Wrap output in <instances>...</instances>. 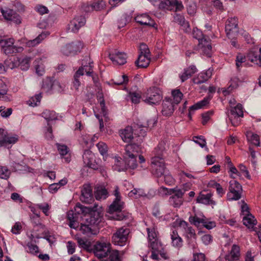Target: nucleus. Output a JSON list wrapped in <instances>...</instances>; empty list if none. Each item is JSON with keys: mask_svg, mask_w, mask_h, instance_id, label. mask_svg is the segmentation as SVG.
<instances>
[{"mask_svg": "<svg viewBox=\"0 0 261 261\" xmlns=\"http://www.w3.org/2000/svg\"><path fill=\"white\" fill-rule=\"evenodd\" d=\"M18 140V136L16 135H9L6 133L5 138L2 143L1 146L9 148V145L15 144Z\"/></svg>", "mask_w": 261, "mask_h": 261, "instance_id": "obj_26", "label": "nucleus"}, {"mask_svg": "<svg viewBox=\"0 0 261 261\" xmlns=\"http://www.w3.org/2000/svg\"><path fill=\"white\" fill-rule=\"evenodd\" d=\"M81 200L85 203H90L93 200L92 189L89 185H84L81 190Z\"/></svg>", "mask_w": 261, "mask_h": 261, "instance_id": "obj_18", "label": "nucleus"}, {"mask_svg": "<svg viewBox=\"0 0 261 261\" xmlns=\"http://www.w3.org/2000/svg\"><path fill=\"white\" fill-rule=\"evenodd\" d=\"M129 230L121 227L118 229L112 237V242L115 245L123 246L127 242Z\"/></svg>", "mask_w": 261, "mask_h": 261, "instance_id": "obj_12", "label": "nucleus"}, {"mask_svg": "<svg viewBox=\"0 0 261 261\" xmlns=\"http://www.w3.org/2000/svg\"><path fill=\"white\" fill-rule=\"evenodd\" d=\"M108 192L102 187H98L95 192V197L97 200L106 199L108 196Z\"/></svg>", "mask_w": 261, "mask_h": 261, "instance_id": "obj_41", "label": "nucleus"}, {"mask_svg": "<svg viewBox=\"0 0 261 261\" xmlns=\"http://www.w3.org/2000/svg\"><path fill=\"white\" fill-rule=\"evenodd\" d=\"M249 60L252 63L259 66H261V56L253 52L250 53L248 55Z\"/></svg>", "mask_w": 261, "mask_h": 261, "instance_id": "obj_46", "label": "nucleus"}, {"mask_svg": "<svg viewBox=\"0 0 261 261\" xmlns=\"http://www.w3.org/2000/svg\"><path fill=\"white\" fill-rule=\"evenodd\" d=\"M1 13L6 20L13 22L16 24L21 23L20 16L12 9L7 8L1 9Z\"/></svg>", "mask_w": 261, "mask_h": 261, "instance_id": "obj_14", "label": "nucleus"}, {"mask_svg": "<svg viewBox=\"0 0 261 261\" xmlns=\"http://www.w3.org/2000/svg\"><path fill=\"white\" fill-rule=\"evenodd\" d=\"M243 116V107L241 104L232 108L230 111L229 120L233 126H237L240 122L239 118Z\"/></svg>", "mask_w": 261, "mask_h": 261, "instance_id": "obj_13", "label": "nucleus"}, {"mask_svg": "<svg viewBox=\"0 0 261 261\" xmlns=\"http://www.w3.org/2000/svg\"><path fill=\"white\" fill-rule=\"evenodd\" d=\"M168 147V145L165 141L161 142L158 144V146L154 148L152 153L154 156L161 157L163 152L166 150Z\"/></svg>", "mask_w": 261, "mask_h": 261, "instance_id": "obj_36", "label": "nucleus"}, {"mask_svg": "<svg viewBox=\"0 0 261 261\" xmlns=\"http://www.w3.org/2000/svg\"><path fill=\"white\" fill-rule=\"evenodd\" d=\"M111 249V244L109 242H97L93 247V252L95 256L102 259L108 256Z\"/></svg>", "mask_w": 261, "mask_h": 261, "instance_id": "obj_10", "label": "nucleus"}, {"mask_svg": "<svg viewBox=\"0 0 261 261\" xmlns=\"http://www.w3.org/2000/svg\"><path fill=\"white\" fill-rule=\"evenodd\" d=\"M29 250H27L28 252H29L32 254L36 255L39 252L38 247L32 243H28L27 245Z\"/></svg>", "mask_w": 261, "mask_h": 261, "instance_id": "obj_62", "label": "nucleus"}, {"mask_svg": "<svg viewBox=\"0 0 261 261\" xmlns=\"http://www.w3.org/2000/svg\"><path fill=\"white\" fill-rule=\"evenodd\" d=\"M97 207L96 205L94 207H87L79 204L75 207V211L77 214H85V222L81 223L79 230L83 234L88 237L96 235L99 232L97 225L100 221L101 216L100 213L97 211Z\"/></svg>", "mask_w": 261, "mask_h": 261, "instance_id": "obj_1", "label": "nucleus"}, {"mask_svg": "<svg viewBox=\"0 0 261 261\" xmlns=\"http://www.w3.org/2000/svg\"><path fill=\"white\" fill-rule=\"evenodd\" d=\"M11 171L6 166H0V178L7 179L11 175Z\"/></svg>", "mask_w": 261, "mask_h": 261, "instance_id": "obj_50", "label": "nucleus"}, {"mask_svg": "<svg viewBox=\"0 0 261 261\" xmlns=\"http://www.w3.org/2000/svg\"><path fill=\"white\" fill-rule=\"evenodd\" d=\"M5 64L7 68L14 69L18 66L17 59L16 60H7L5 61Z\"/></svg>", "mask_w": 261, "mask_h": 261, "instance_id": "obj_63", "label": "nucleus"}, {"mask_svg": "<svg viewBox=\"0 0 261 261\" xmlns=\"http://www.w3.org/2000/svg\"><path fill=\"white\" fill-rule=\"evenodd\" d=\"M114 83L117 85L126 84L128 81V77L126 75H120L113 80Z\"/></svg>", "mask_w": 261, "mask_h": 261, "instance_id": "obj_54", "label": "nucleus"}, {"mask_svg": "<svg viewBox=\"0 0 261 261\" xmlns=\"http://www.w3.org/2000/svg\"><path fill=\"white\" fill-rule=\"evenodd\" d=\"M14 40L13 38L3 40L0 42L2 50L6 55L19 53L23 51V47L17 46L14 45Z\"/></svg>", "mask_w": 261, "mask_h": 261, "instance_id": "obj_9", "label": "nucleus"}, {"mask_svg": "<svg viewBox=\"0 0 261 261\" xmlns=\"http://www.w3.org/2000/svg\"><path fill=\"white\" fill-rule=\"evenodd\" d=\"M240 256V247L236 244L232 245L230 252L225 255V259L229 261H236L239 259Z\"/></svg>", "mask_w": 261, "mask_h": 261, "instance_id": "obj_23", "label": "nucleus"}, {"mask_svg": "<svg viewBox=\"0 0 261 261\" xmlns=\"http://www.w3.org/2000/svg\"><path fill=\"white\" fill-rule=\"evenodd\" d=\"M31 60L32 58L28 56H25L22 58H17L18 66H19L22 70H28L30 68Z\"/></svg>", "mask_w": 261, "mask_h": 261, "instance_id": "obj_30", "label": "nucleus"}, {"mask_svg": "<svg viewBox=\"0 0 261 261\" xmlns=\"http://www.w3.org/2000/svg\"><path fill=\"white\" fill-rule=\"evenodd\" d=\"M246 61V57L241 54H239L236 58V64L238 69L242 65V64Z\"/></svg>", "mask_w": 261, "mask_h": 261, "instance_id": "obj_64", "label": "nucleus"}, {"mask_svg": "<svg viewBox=\"0 0 261 261\" xmlns=\"http://www.w3.org/2000/svg\"><path fill=\"white\" fill-rule=\"evenodd\" d=\"M246 136L248 142L255 146H260V138L258 135L251 131H247L246 133Z\"/></svg>", "mask_w": 261, "mask_h": 261, "instance_id": "obj_33", "label": "nucleus"}, {"mask_svg": "<svg viewBox=\"0 0 261 261\" xmlns=\"http://www.w3.org/2000/svg\"><path fill=\"white\" fill-rule=\"evenodd\" d=\"M169 202L170 204L172 205L174 207H179L182 205L183 203V200L182 199H180L178 198H176L173 196H171L169 198Z\"/></svg>", "mask_w": 261, "mask_h": 261, "instance_id": "obj_55", "label": "nucleus"}, {"mask_svg": "<svg viewBox=\"0 0 261 261\" xmlns=\"http://www.w3.org/2000/svg\"><path fill=\"white\" fill-rule=\"evenodd\" d=\"M84 75V68L80 67L74 75V80L73 82V87L77 90L81 85L80 77Z\"/></svg>", "mask_w": 261, "mask_h": 261, "instance_id": "obj_37", "label": "nucleus"}, {"mask_svg": "<svg viewBox=\"0 0 261 261\" xmlns=\"http://www.w3.org/2000/svg\"><path fill=\"white\" fill-rule=\"evenodd\" d=\"M164 176V181L165 184L168 185H172L174 184L175 180L169 172V171L167 170L165 173L163 174Z\"/></svg>", "mask_w": 261, "mask_h": 261, "instance_id": "obj_59", "label": "nucleus"}, {"mask_svg": "<svg viewBox=\"0 0 261 261\" xmlns=\"http://www.w3.org/2000/svg\"><path fill=\"white\" fill-rule=\"evenodd\" d=\"M41 98L42 95L41 93L36 94L34 96L32 97L28 100L27 103L31 107H34L37 106L40 103Z\"/></svg>", "mask_w": 261, "mask_h": 261, "instance_id": "obj_45", "label": "nucleus"}, {"mask_svg": "<svg viewBox=\"0 0 261 261\" xmlns=\"http://www.w3.org/2000/svg\"><path fill=\"white\" fill-rule=\"evenodd\" d=\"M56 145L58 150L61 156H63L68 154V153L69 152V149L66 145L59 143H57Z\"/></svg>", "mask_w": 261, "mask_h": 261, "instance_id": "obj_56", "label": "nucleus"}, {"mask_svg": "<svg viewBox=\"0 0 261 261\" xmlns=\"http://www.w3.org/2000/svg\"><path fill=\"white\" fill-rule=\"evenodd\" d=\"M67 219L69 220V226L70 228L76 229L79 227L76 213L74 214L72 211H69L67 213Z\"/></svg>", "mask_w": 261, "mask_h": 261, "instance_id": "obj_34", "label": "nucleus"}, {"mask_svg": "<svg viewBox=\"0 0 261 261\" xmlns=\"http://www.w3.org/2000/svg\"><path fill=\"white\" fill-rule=\"evenodd\" d=\"M130 20V17L129 15L126 14L123 15L118 21V28H123Z\"/></svg>", "mask_w": 261, "mask_h": 261, "instance_id": "obj_57", "label": "nucleus"}, {"mask_svg": "<svg viewBox=\"0 0 261 261\" xmlns=\"http://www.w3.org/2000/svg\"><path fill=\"white\" fill-rule=\"evenodd\" d=\"M108 256L109 261H121L119 253L117 250H111L110 249L108 253Z\"/></svg>", "mask_w": 261, "mask_h": 261, "instance_id": "obj_51", "label": "nucleus"}, {"mask_svg": "<svg viewBox=\"0 0 261 261\" xmlns=\"http://www.w3.org/2000/svg\"><path fill=\"white\" fill-rule=\"evenodd\" d=\"M211 98L212 97L210 96L207 97H205L203 100L190 107L189 109V117L190 118H191L192 111H194L195 110L202 108L204 106H206L208 103Z\"/></svg>", "mask_w": 261, "mask_h": 261, "instance_id": "obj_28", "label": "nucleus"}, {"mask_svg": "<svg viewBox=\"0 0 261 261\" xmlns=\"http://www.w3.org/2000/svg\"><path fill=\"white\" fill-rule=\"evenodd\" d=\"M75 239L76 240L78 245L80 248L87 250H88L91 248V242L87 239L80 237H76Z\"/></svg>", "mask_w": 261, "mask_h": 261, "instance_id": "obj_38", "label": "nucleus"}, {"mask_svg": "<svg viewBox=\"0 0 261 261\" xmlns=\"http://www.w3.org/2000/svg\"><path fill=\"white\" fill-rule=\"evenodd\" d=\"M127 97L132 103L136 104L140 102L142 95L136 92H129Z\"/></svg>", "mask_w": 261, "mask_h": 261, "instance_id": "obj_53", "label": "nucleus"}, {"mask_svg": "<svg viewBox=\"0 0 261 261\" xmlns=\"http://www.w3.org/2000/svg\"><path fill=\"white\" fill-rule=\"evenodd\" d=\"M148 238L149 241V247L152 249V253L151 257L152 259H159V255L156 253L155 251H158L161 248V243L158 240V233L156 228L154 226L147 228Z\"/></svg>", "mask_w": 261, "mask_h": 261, "instance_id": "obj_6", "label": "nucleus"}, {"mask_svg": "<svg viewBox=\"0 0 261 261\" xmlns=\"http://www.w3.org/2000/svg\"><path fill=\"white\" fill-rule=\"evenodd\" d=\"M140 54L138 60L136 61V65L140 68L147 67L150 61V54L149 48L145 44H142L140 46Z\"/></svg>", "mask_w": 261, "mask_h": 261, "instance_id": "obj_7", "label": "nucleus"}, {"mask_svg": "<svg viewBox=\"0 0 261 261\" xmlns=\"http://www.w3.org/2000/svg\"><path fill=\"white\" fill-rule=\"evenodd\" d=\"M135 21L142 25L155 27L156 23L147 14H141L137 15L135 18Z\"/></svg>", "mask_w": 261, "mask_h": 261, "instance_id": "obj_19", "label": "nucleus"}, {"mask_svg": "<svg viewBox=\"0 0 261 261\" xmlns=\"http://www.w3.org/2000/svg\"><path fill=\"white\" fill-rule=\"evenodd\" d=\"M212 194L208 193L207 194H200L197 198V202L207 205H215L216 202L212 199Z\"/></svg>", "mask_w": 261, "mask_h": 261, "instance_id": "obj_32", "label": "nucleus"}, {"mask_svg": "<svg viewBox=\"0 0 261 261\" xmlns=\"http://www.w3.org/2000/svg\"><path fill=\"white\" fill-rule=\"evenodd\" d=\"M109 57L115 65H122L126 62V55L124 53L115 50L109 54Z\"/></svg>", "mask_w": 261, "mask_h": 261, "instance_id": "obj_17", "label": "nucleus"}, {"mask_svg": "<svg viewBox=\"0 0 261 261\" xmlns=\"http://www.w3.org/2000/svg\"><path fill=\"white\" fill-rule=\"evenodd\" d=\"M83 159L84 163L86 166L92 169L96 168L94 154L90 150H86L85 151L83 155Z\"/></svg>", "mask_w": 261, "mask_h": 261, "instance_id": "obj_21", "label": "nucleus"}, {"mask_svg": "<svg viewBox=\"0 0 261 261\" xmlns=\"http://www.w3.org/2000/svg\"><path fill=\"white\" fill-rule=\"evenodd\" d=\"M213 73V69L209 68L205 71L199 73L198 75L193 79L194 83L200 84L204 83L210 79Z\"/></svg>", "mask_w": 261, "mask_h": 261, "instance_id": "obj_22", "label": "nucleus"}, {"mask_svg": "<svg viewBox=\"0 0 261 261\" xmlns=\"http://www.w3.org/2000/svg\"><path fill=\"white\" fill-rule=\"evenodd\" d=\"M69 45L72 46L71 47V51L72 53H76L77 51H80L83 48V43L81 41H77L76 42H73L71 44H69Z\"/></svg>", "mask_w": 261, "mask_h": 261, "instance_id": "obj_60", "label": "nucleus"}, {"mask_svg": "<svg viewBox=\"0 0 261 261\" xmlns=\"http://www.w3.org/2000/svg\"><path fill=\"white\" fill-rule=\"evenodd\" d=\"M205 219V217L201 215L199 217L198 215H195L194 216H191L189 218V222L195 226H199L200 224L203 223Z\"/></svg>", "mask_w": 261, "mask_h": 261, "instance_id": "obj_43", "label": "nucleus"}, {"mask_svg": "<svg viewBox=\"0 0 261 261\" xmlns=\"http://www.w3.org/2000/svg\"><path fill=\"white\" fill-rule=\"evenodd\" d=\"M0 99L5 101H10L12 97L7 93L8 88L7 85L2 81H0Z\"/></svg>", "mask_w": 261, "mask_h": 261, "instance_id": "obj_29", "label": "nucleus"}, {"mask_svg": "<svg viewBox=\"0 0 261 261\" xmlns=\"http://www.w3.org/2000/svg\"><path fill=\"white\" fill-rule=\"evenodd\" d=\"M193 141L196 144H198L201 147H205V149L208 151V148L206 146V142L204 137L202 136H194L193 137Z\"/></svg>", "mask_w": 261, "mask_h": 261, "instance_id": "obj_48", "label": "nucleus"}, {"mask_svg": "<svg viewBox=\"0 0 261 261\" xmlns=\"http://www.w3.org/2000/svg\"><path fill=\"white\" fill-rule=\"evenodd\" d=\"M242 186L236 180L229 181V192L227 194V199L229 201L238 200L241 197Z\"/></svg>", "mask_w": 261, "mask_h": 261, "instance_id": "obj_11", "label": "nucleus"}, {"mask_svg": "<svg viewBox=\"0 0 261 261\" xmlns=\"http://www.w3.org/2000/svg\"><path fill=\"white\" fill-rule=\"evenodd\" d=\"M142 99L147 105L156 106L159 105L162 100L163 94L159 88L151 87L142 93Z\"/></svg>", "mask_w": 261, "mask_h": 261, "instance_id": "obj_4", "label": "nucleus"}, {"mask_svg": "<svg viewBox=\"0 0 261 261\" xmlns=\"http://www.w3.org/2000/svg\"><path fill=\"white\" fill-rule=\"evenodd\" d=\"M146 195L144 190L141 189H134L128 193V196L134 198H139L141 197H145Z\"/></svg>", "mask_w": 261, "mask_h": 261, "instance_id": "obj_42", "label": "nucleus"}, {"mask_svg": "<svg viewBox=\"0 0 261 261\" xmlns=\"http://www.w3.org/2000/svg\"><path fill=\"white\" fill-rule=\"evenodd\" d=\"M86 23V19L83 15H76L70 22L69 24V30L71 32L75 33L78 32L79 29L83 27Z\"/></svg>", "mask_w": 261, "mask_h": 261, "instance_id": "obj_16", "label": "nucleus"}, {"mask_svg": "<svg viewBox=\"0 0 261 261\" xmlns=\"http://www.w3.org/2000/svg\"><path fill=\"white\" fill-rule=\"evenodd\" d=\"M197 71V69L195 65H191L187 68H185L182 73L179 75V77L182 82H185Z\"/></svg>", "mask_w": 261, "mask_h": 261, "instance_id": "obj_25", "label": "nucleus"}, {"mask_svg": "<svg viewBox=\"0 0 261 261\" xmlns=\"http://www.w3.org/2000/svg\"><path fill=\"white\" fill-rule=\"evenodd\" d=\"M173 0H163L158 3L159 8L160 9L164 10H173Z\"/></svg>", "mask_w": 261, "mask_h": 261, "instance_id": "obj_44", "label": "nucleus"}, {"mask_svg": "<svg viewBox=\"0 0 261 261\" xmlns=\"http://www.w3.org/2000/svg\"><path fill=\"white\" fill-rule=\"evenodd\" d=\"M96 147H97L100 153L103 156V158L107 156L108 148L105 143L100 142L97 144Z\"/></svg>", "mask_w": 261, "mask_h": 261, "instance_id": "obj_49", "label": "nucleus"}, {"mask_svg": "<svg viewBox=\"0 0 261 261\" xmlns=\"http://www.w3.org/2000/svg\"><path fill=\"white\" fill-rule=\"evenodd\" d=\"M58 87L61 88V85L58 82L53 83L50 79H46L43 81L42 88L46 92H49Z\"/></svg>", "mask_w": 261, "mask_h": 261, "instance_id": "obj_31", "label": "nucleus"}, {"mask_svg": "<svg viewBox=\"0 0 261 261\" xmlns=\"http://www.w3.org/2000/svg\"><path fill=\"white\" fill-rule=\"evenodd\" d=\"M188 13L191 15L193 16L196 12L197 6L195 3L193 2H189L187 6Z\"/></svg>", "mask_w": 261, "mask_h": 261, "instance_id": "obj_58", "label": "nucleus"}, {"mask_svg": "<svg viewBox=\"0 0 261 261\" xmlns=\"http://www.w3.org/2000/svg\"><path fill=\"white\" fill-rule=\"evenodd\" d=\"M170 236L172 246L176 248H181L182 246L183 241L181 238L178 235L177 231H172Z\"/></svg>", "mask_w": 261, "mask_h": 261, "instance_id": "obj_27", "label": "nucleus"}, {"mask_svg": "<svg viewBox=\"0 0 261 261\" xmlns=\"http://www.w3.org/2000/svg\"><path fill=\"white\" fill-rule=\"evenodd\" d=\"M172 96L173 97L174 101H173L174 105L178 104L183 96L182 93L178 89L172 90Z\"/></svg>", "mask_w": 261, "mask_h": 261, "instance_id": "obj_47", "label": "nucleus"}, {"mask_svg": "<svg viewBox=\"0 0 261 261\" xmlns=\"http://www.w3.org/2000/svg\"><path fill=\"white\" fill-rule=\"evenodd\" d=\"M238 24L237 17H231L227 19L225 25V32L229 38L232 37L238 32Z\"/></svg>", "mask_w": 261, "mask_h": 261, "instance_id": "obj_15", "label": "nucleus"}, {"mask_svg": "<svg viewBox=\"0 0 261 261\" xmlns=\"http://www.w3.org/2000/svg\"><path fill=\"white\" fill-rule=\"evenodd\" d=\"M193 36L194 38L198 40V47L201 53L207 57H210L212 48L211 40L204 37L202 32L196 28L193 29Z\"/></svg>", "mask_w": 261, "mask_h": 261, "instance_id": "obj_5", "label": "nucleus"}, {"mask_svg": "<svg viewBox=\"0 0 261 261\" xmlns=\"http://www.w3.org/2000/svg\"><path fill=\"white\" fill-rule=\"evenodd\" d=\"M174 106L172 99L165 98L163 103L162 114L167 116L171 115L174 111Z\"/></svg>", "mask_w": 261, "mask_h": 261, "instance_id": "obj_20", "label": "nucleus"}, {"mask_svg": "<svg viewBox=\"0 0 261 261\" xmlns=\"http://www.w3.org/2000/svg\"><path fill=\"white\" fill-rule=\"evenodd\" d=\"M113 168L115 170L120 172L126 169V165H125V163H122L121 159L120 157H115Z\"/></svg>", "mask_w": 261, "mask_h": 261, "instance_id": "obj_39", "label": "nucleus"}, {"mask_svg": "<svg viewBox=\"0 0 261 261\" xmlns=\"http://www.w3.org/2000/svg\"><path fill=\"white\" fill-rule=\"evenodd\" d=\"M41 59H39V60H41ZM39 62V59H36L35 61V69L36 73L40 76L42 75L44 73V68L43 65H38Z\"/></svg>", "mask_w": 261, "mask_h": 261, "instance_id": "obj_61", "label": "nucleus"}, {"mask_svg": "<svg viewBox=\"0 0 261 261\" xmlns=\"http://www.w3.org/2000/svg\"><path fill=\"white\" fill-rule=\"evenodd\" d=\"M42 116L47 121L54 120L57 119V115L55 112L45 110L42 113Z\"/></svg>", "mask_w": 261, "mask_h": 261, "instance_id": "obj_40", "label": "nucleus"}, {"mask_svg": "<svg viewBox=\"0 0 261 261\" xmlns=\"http://www.w3.org/2000/svg\"><path fill=\"white\" fill-rule=\"evenodd\" d=\"M113 195L115 197L112 204L109 206L107 211L106 217L110 219L120 220L118 215H114L115 212H119L124 208V203L121 200V196L119 188L115 186L113 192Z\"/></svg>", "mask_w": 261, "mask_h": 261, "instance_id": "obj_3", "label": "nucleus"}, {"mask_svg": "<svg viewBox=\"0 0 261 261\" xmlns=\"http://www.w3.org/2000/svg\"><path fill=\"white\" fill-rule=\"evenodd\" d=\"M119 134L122 140L125 142H130L134 138V132L132 127L128 126L120 130Z\"/></svg>", "mask_w": 261, "mask_h": 261, "instance_id": "obj_24", "label": "nucleus"}, {"mask_svg": "<svg viewBox=\"0 0 261 261\" xmlns=\"http://www.w3.org/2000/svg\"><path fill=\"white\" fill-rule=\"evenodd\" d=\"M151 169L152 173L156 177H161L167 171L162 157L154 156L151 158Z\"/></svg>", "mask_w": 261, "mask_h": 261, "instance_id": "obj_8", "label": "nucleus"}, {"mask_svg": "<svg viewBox=\"0 0 261 261\" xmlns=\"http://www.w3.org/2000/svg\"><path fill=\"white\" fill-rule=\"evenodd\" d=\"M141 150L140 146L136 144H128L126 146L124 159L125 165L127 168L135 169L137 167L136 158Z\"/></svg>", "mask_w": 261, "mask_h": 261, "instance_id": "obj_2", "label": "nucleus"}, {"mask_svg": "<svg viewBox=\"0 0 261 261\" xmlns=\"http://www.w3.org/2000/svg\"><path fill=\"white\" fill-rule=\"evenodd\" d=\"M106 6L105 2L102 0H98L93 3L91 6L92 10L99 11L105 8Z\"/></svg>", "mask_w": 261, "mask_h": 261, "instance_id": "obj_52", "label": "nucleus"}, {"mask_svg": "<svg viewBox=\"0 0 261 261\" xmlns=\"http://www.w3.org/2000/svg\"><path fill=\"white\" fill-rule=\"evenodd\" d=\"M243 224L248 228H253L256 224L257 221L252 214L245 216L243 219Z\"/></svg>", "mask_w": 261, "mask_h": 261, "instance_id": "obj_35", "label": "nucleus"}]
</instances>
